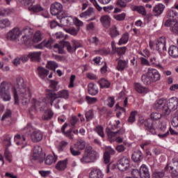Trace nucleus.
<instances>
[{"mask_svg":"<svg viewBox=\"0 0 178 178\" xmlns=\"http://www.w3.org/2000/svg\"><path fill=\"white\" fill-rule=\"evenodd\" d=\"M13 92L15 105H19V98L22 100V105H29L30 104L31 92H30V88L26 84L23 78L17 79L16 83L13 88Z\"/></svg>","mask_w":178,"mask_h":178,"instance_id":"1","label":"nucleus"},{"mask_svg":"<svg viewBox=\"0 0 178 178\" xmlns=\"http://www.w3.org/2000/svg\"><path fill=\"white\" fill-rule=\"evenodd\" d=\"M54 48L58 49V54H63V48H66L70 54H73L76 52L77 48H83V44L80 43V41L76 40H72V44L67 41L63 40L60 43L55 44Z\"/></svg>","mask_w":178,"mask_h":178,"instance_id":"2","label":"nucleus"},{"mask_svg":"<svg viewBox=\"0 0 178 178\" xmlns=\"http://www.w3.org/2000/svg\"><path fill=\"white\" fill-rule=\"evenodd\" d=\"M46 95L47 99H49L50 102L51 106H55L56 109H59V108H60V106L63 105V104L62 103V99L57 97L56 92H54L51 89L46 90Z\"/></svg>","mask_w":178,"mask_h":178,"instance_id":"3","label":"nucleus"},{"mask_svg":"<svg viewBox=\"0 0 178 178\" xmlns=\"http://www.w3.org/2000/svg\"><path fill=\"white\" fill-rule=\"evenodd\" d=\"M138 124L140 126H145V127H146V130H147V131H149L151 134H156V131L155 130V121H154V120L151 118L145 120L140 118L138 120Z\"/></svg>","mask_w":178,"mask_h":178,"instance_id":"4","label":"nucleus"},{"mask_svg":"<svg viewBox=\"0 0 178 178\" xmlns=\"http://www.w3.org/2000/svg\"><path fill=\"white\" fill-rule=\"evenodd\" d=\"M50 12L52 16H56L59 19H63V6L60 3L55 2L51 5ZM61 13V15H60Z\"/></svg>","mask_w":178,"mask_h":178,"instance_id":"5","label":"nucleus"},{"mask_svg":"<svg viewBox=\"0 0 178 178\" xmlns=\"http://www.w3.org/2000/svg\"><path fill=\"white\" fill-rule=\"evenodd\" d=\"M163 108L164 115H170L172 111H176L178 108V99L176 97L170 98Z\"/></svg>","mask_w":178,"mask_h":178,"instance_id":"6","label":"nucleus"},{"mask_svg":"<svg viewBox=\"0 0 178 178\" xmlns=\"http://www.w3.org/2000/svg\"><path fill=\"white\" fill-rule=\"evenodd\" d=\"M0 95L3 101H10V92H9V86L6 82H2L0 85Z\"/></svg>","mask_w":178,"mask_h":178,"instance_id":"7","label":"nucleus"},{"mask_svg":"<svg viewBox=\"0 0 178 178\" xmlns=\"http://www.w3.org/2000/svg\"><path fill=\"white\" fill-rule=\"evenodd\" d=\"M170 169V176L172 178H178V159H172L170 165H167L165 168V170Z\"/></svg>","mask_w":178,"mask_h":178,"instance_id":"8","label":"nucleus"},{"mask_svg":"<svg viewBox=\"0 0 178 178\" xmlns=\"http://www.w3.org/2000/svg\"><path fill=\"white\" fill-rule=\"evenodd\" d=\"M117 167L121 172H126L130 168V159L127 156H123L118 161Z\"/></svg>","mask_w":178,"mask_h":178,"instance_id":"9","label":"nucleus"},{"mask_svg":"<svg viewBox=\"0 0 178 178\" xmlns=\"http://www.w3.org/2000/svg\"><path fill=\"white\" fill-rule=\"evenodd\" d=\"M54 42H55V40H54L52 38L49 39L47 41H43L40 44L35 45V48H38V49H42L43 48H48L49 49H55L54 47H55V44L54 45ZM53 45V46H52Z\"/></svg>","mask_w":178,"mask_h":178,"instance_id":"10","label":"nucleus"},{"mask_svg":"<svg viewBox=\"0 0 178 178\" xmlns=\"http://www.w3.org/2000/svg\"><path fill=\"white\" fill-rule=\"evenodd\" d=\"M164 26L165 27H170V31L172 33H174V34L178 35V22L177 20L175 19H168L165 24Z\"/></svg>","mask_w":178,"mask_h":178,"instance_id":"11","label":"nucleus"},{"mask_svg":"<svg viewBox=\"0 0 178 178\" xmlns=\"http://www.w3.org/2000/svg\"><path fill=\"white\" fill-rule=\"evenodd\" d=\"M20 35H22V32H20L19 28H14L7 33L6 38L7 40L10 41H15V40H17Z\"/></svg>","mask_w":178,"mask_h":178,"instance_id":"12","label":"nucleus"},{"mask_svg":"<svg viewBox=\"0 0 178 178\" xmlns=\"http://www.w3.org/2000/svg\"><path fill=\"white\" fill-rule=\"evenodd\" d=\"M33 105L35 106V109H38L42 112L45 111V108H47V103L45 102V99H40L37 100L35 99H33Z\"/></svg>","mask_w":178,"mask_h":178,"instance_id":"13","label":"nucleus"},{"mask_svg":"<svg viewBox=\"0 0 178 178\" xmlns=\"http://www.w3.org/2000/svg\"><path fill=\"white\" fill-rule=\"evenodd\" d=\"M85 152L88 154L89 160L91 163L95 162V161H97V158H98V153H97L95 150L92 149V147H87L85 150Z\"/></svg>","mask_w":178,"mask_h":178,"instance_id":"14","label":"nucleus"},{"mask_svg":"<svg viewBox=\"0 0 178 178\" xmlns=\"http://www.w3.org/2000/svg\"><path fill=\"white\" fill-rule=\"evenodd\" d=\"M90 16H92V17L89 19L90 21L95 20V12L92 8H88L86 11L79 15V17H82L83 19H88Z\"/></svg>","mask_w":178,"mask_h":178,"instance_id":"15","label":"nucleus"},{"mask_svg":"<svg viewBox=\"0 0 178 178\" xmlns=\"http://www.w3.org/2000/svg\"><path fill=\"white\" fill-rule=\"evenodd\" d=\"M42 137H44V135L39 130H35L31 134V140L33 143H40L42 140Z\"/></svg>","mask_w":178,"mask_h":178,"instance_id":"16","label":"nucleus"},{"mask_svg":"<svg viewBox=\"0 0 178 178\" xmlns=\"http://www.w3.org/2000/svg\"><path fill=\"white\" fill-rule=\"evenodd\" d=\"M147 73L149 76L152 77L154 83L161 80V74H159V72L156 69L149 68Z\"/></svg>","mask_w":178,"mask_h":178,"instance_id":"17","label":"nucleus"},{"mask_svg":"<svg viewBox=\"0 0 178 178\" xmlns=\"http://www.w3.org/2000/svg\"><path fill=\"white\" fill-rule=\"evenodd\" d=\"M156 45L158 48V51L161 53L166 51V40L163 38H160L157 40Z\"/></svg>","mask_w":178,"mask_h":178,"instance_id":"18","label":"nucleus"},{"mask_svg":"<svg viewBox=\"0 0 178 178\" xmlns=\"http://www.w3.org/2000/svg\"><path fill=\"white\" fill-rule=\"evenodd\" d=\"M166 107V99L161 98L156 102L154 104V108L156 109H159L163 115H165V112L163 111V108Z\"/></svg>","mask_w":178,"mask_h":178,"instance_id":"19","label":"nucleus"},{"mask_svg":"<svg viewBox=\"0 0 178 178\" xmlns=\"http://www.w3.org/2000/svg\"><path fill=\"white\" fill-rule=\"evenodd\" d=\"M115 149H112L111 147H106V151L104 155V163H109V161L111 159V155H115Z\"/></svg>","mask_w":178,"mask_h":178,"instance_id":"20","label":"nucleus"},{"mask_svg":"<svg viewBox=\"0 0 178 178\" xmlns=\"http://www.w3.org/2000/svg\"><path fill=\"white\" fill-rule=\"evenodd\" d=\"M90 178H104V173L98 168H92L89 173Z\"/></svg>","mask_w":178,"mask_h":178,"instance_id":"21","label":"nucleus"},{"mask_svg":"<svg viewBox=\"0 0 178 178\" xmlns=\"http://www.w3.org/2000/svg\"><path fill=\"white\" fill-rule=\"evenodd\" d=\"M163 10H165V5L159 3L154 7L153 14L154 16H161Z\"/></svg>","mask_w":178,"mask_h":178,"instance_id":"22","label":"nucleus"},{"mask_svg":"<svg viewBox=\"0 0 178 178\" xmlns=\"http://www.w3.org/2000/svg\"><path fill=\"white\" fill-rule=\"evenodd\" d=\"M42 154V147L39 145L35 146L33 148V154L32 159H33V161H37V159H40V156H41Z\"/></svg>","mask_w":178,"mask_h":178,"instance_id":"23","label":"nucleus"},{"mask_svg":"<svg viewBox=\"0 0 178 178\" xmlns=\"http://www.w3.org/2000/svg\"><path fill=\"white\" fill-rule=\"evenodd\" d=\"M139 175L140 176V178H150L149 170H148V168H147V165H141L139 170Z\"/></svg>","mask_w":178,"mask_h":178,"instance_id":"24","label":"nucleus"},{"mask_svg":"<svg viewBox=\"0 0 178 178\" xmlns=\"http://www.w3.org/2000/svg\"><path fill=\"white\" fill-rule=\"evenodd\" d=\"M15 140L17 145H21V148L26 147V138L23 135H16Z\"/></svg>","mask_w":178,"mask_h":178,"instance_id":"25","label":"nucleus"},{"mask_svg":"<svg viewBox=\"0 0 178 178\" xmlns=\"http://www.w3.org/2000/svg\"><path fill=\"white\" fill-rule=\"evenodd\" d=\"M141 81L145 86H151L152 83H155L152 77L149 76V74L147 72L141 76Z\"/></svg>","mask_w":178,"mask_h":178,"instance_id":"26","label":"nucleus"},{"mask_svg":"<svg viewBox=\"0 0 178 178\" xmlns=\"http://www.w3.org/2000/svg\"><path fill=\"white\" fill-rule=\"evenodd\" d=\"M144 158L143 153L140 150H136L134 152L131 156V159L134 162H141Z\"/></svg>","mask_w":178,"mask_h":178,"instance_id":"27","label":"nucleus"},{"mask_svg":"<svg viewBox=\"0 0 178 178\" xmlns=\"http://www.w3.org/2000/svg\"><path fill=\"white\" fill-rule=\"evenodd\" d=\"M100 22L104 29H109L111 27V17L108 15L102 16Z\"/></svg>","mask_w":178,"mask_h":178,"instance_id":"28","label":"nucleus"},{"mask_svg":"<svg viewBox=\"0 0 178 178\" xmlns=\"http://www.w3.org/2000/svg\"><path fill=\"white\" fill-rule=\"evenodd\" d=\"M29 58L32 62H40V58H41L40 51H33L29 54Z\"/></svg>","mask_w":178,"mask_h":178,"instance_id":"29","label":"nucleus"},{"mask_svg":"<svg viewBox=\"0 0 178 178\" xmlns=\"http://www.w3.org/2000/svg\"><path fill=\"white\" fill-rule=\"evenodd\" d=\"M168 54L170 56H171L172 58H174L175 59L176 58H178V47L175 45H171L169 47Z\"/></svg>","mask_w":178,"mask_h":178,"instance_id":"30","label":"nucleus"},{"mask_svg":"<svg viewBox=\"0 0 178 178\" xmlns=\"http://www.w3.org/2000/svg\"><path fill=\"white\" fill-rule=\"evenodd\" d=\"M88 93L90 95H97L98 94V87H97V85L90 83L88 84Z\"/></svg>","mask_w":178,"mask_h":178,"instance_id":"31","label":"nucleus"},{"mask_svg":"<svg viewBox=\"0 0 178 178\" xmlns=\"http://www.w3.org/2000/svg\"><path fill=\"white\" fill-rule=\"evenodd\" d=\"M66 168H67V159L63 161H59L56 165V168L57 170H65Z\"/></svg>","mask_w":178,"mask_h":178,"instance_id":"32","label":"nucleus"},{"mask_svg":"<svg viewBox=\"0 0 178 178\" xmlns=\"http://www.w3.org/2000/svg\"><path fill=\"white\" fill-rule=\"evenodd\" d=\"M38 74L40 79H45L48 76L49 71L42 67H38Z\"/></svg>","mask_w":178,"mask_h":178,"instance_id":"33","label":"nucleus"},{"mask_svg":"<svg viewBox=\"0 0 178 178\" xmlns=\"http://www.w3.org/2000/svg\"><path fill=\"white\" fill-rule=\"evenodd\" d=\"M135 90L139 94H147L149 91L147 87H144L140 83H135Z\"/></svg>","mask_w":178,"mask_h":178,"instance_id":"34","label":"nucleus"},{"mask_svg":"<svg viewBox=\"0 0 178 178\" xmlns=\"http://www.w3.org/2000/svg\"><path fill=\"white\" fill-rule=\"evenodd\" d=\"M126 67H127V61L124 60H119L116 67L117 70L119 72H123Z\"/></svg>","mask_w":178,"mask_h":178,"instance_id":"35","label":"nucleus"},{"mask_svg":"<svg viewBox=\"0 0 178 178\" xmlns=\"http://www.w3.org/2000/svg\"><path fill=\"white\" fill-rule=\"evenodd\" d=\"M58 161V157L56 156L48 155L44 159L45 165H52V163H55Z\"/></svg>","mask_w":178,"mask_h":178,"instance_id":"36","label":"nucleus"},{"mask_svg":"<svg viewBox=\"0 0 178 178\" xmlns=\"http://www.w3.org/2000/svg\"><path fill=\"white\" fill-rule=\"evenodd\" d=\"M107 134H108V138H113V137H116L118 134H119V136H122V134H124V129H120L117 131H108L107 132Z\"/></svg>","mask_w":178,"mask_h":178,"instance_id":"37","label":"nucleus"},{"mask_svg":"<svg viewBox=\"0 0 178 178\" xmlns=\"http://www.w3.org/2000/svg\"><path fill=\"white\" fill-rule=\"evenodd\" d=\"M54 118V112L51 109H47L44 111V113L42 116L43 120H51Z\"/></svg>","mask_w":178,"mask_h":178,"instance_id":"38","label":"nucleus"},{"mask_svg":"<svg viewBox=\"0 0 178 178\" xmlns=\"http://www.w3.org/2000/svg\"><path fill=\"white\" fill-rule=\"evenodd\" d=\"M67 127V123H65L64 126L62 127L61 128V131L63 134L66 136V137H68L70 140H73V136L72 135V129H70L65 132V129Z\"/></svg>","mask_w":178,"mask_h":178,"instance_id":"39","label":"nucleus"},{"mask_svg":"<svg viewBox=\"0 0 178 178\" xmlns=\"http://www.w3.org/2000/svg\"><path fill=\"white\" fill-rule=\"evenodd\" d=\"M56 96L58 98H64V99H67L69 98V91L66 90H62L56 93Z\"/></svg>","mask_w":178,"mask_h":178,"instance_id":"40","label":"nucleus"},{"mask_svg":"<svg viewBox=\"0 0 178 178\" xmlns=\"http://www.w3.org/2000/svg\"><path fill=\"white\" fill-rule=\"evenodd\" d=\"M59 82H58V81H55V80H50L49 81V87L50 88H51V91H54V92H55V91H58L59 90Z\"/></svg>","mask_w":178,"mask_h":178,"instance_id":"41","label":"nucleus"},{"mask_svg":"<svg viewBox=\"0 0 178 178\" xmlns=\"http://www.w3.org/2000/svg\"><path fill=\"white\" fill-rule=\"evenodd\" d=\"M74 146L77 149L83 151L86 148V141L80 139L74 144Z\"/></svg>","mask_w":178,"mask_h":178,"instance_id":"42","label":"nucleus"},{"mask_svg":"<svg viewBox=\"0 0 178 178\" xmlns=\"http://www.w3.org/2000/svg\"><path fill=\"white\" fill-rule=\"evenodd\" d=\"M119 35V31H118V28L115 26H113L110 29L109 35L111 38H116Z\"/></svg>","mask_w":178,"mask_h":178,"instance_id":"43","label":"nucleus"},{"mask_svg":"<svg viewBox=\"0 0 178 178\" xmlns=\"http://www.w3.org/2000/svg\"><path fill=\"white\" fill-rule=\"evenodd\" d=\"M29 10L33 12L34 13H38V12H42V10H44V8H42V7H41L40 5H34L29 7Z\"/></svg>","mask_w":178,"mask_h":178,"instance_id":"44","label":"nucleus"},{"mask_svg":"<svg viewBox=\"0 0 178 178\" xmlns=\"http://www.w3.org/2000/svg\"><path fill=\"white\" fill-rule=\"evenodd\" d=\"M43 35L42 33H41V31H38L35 32V33L33 35V42H39V41H41V40H42L43 38Z\"/></svg>","mask_w":178,"mask_h":178,"instance_id":"45","label":"nucleus"},{"mask_svg":"<svg viewBox=\"0 0 178 178\" xmlns=\"http://www.w3.org/2000/svg\"><path fill=\"white\" fill-rule=\"evenodd\" d=\"M101 88H109L111 83L105 79H102L98 81Z\"/></svg>","mask_w":178,"mask_h":178,"instance_id":"46","label":"nucleus"},{"mask_svg":"<svg viewBox=\"0 0 178 178\" xmlns=\"http://www.w3.org/2000/svg\"><path fill=\"white\" fill-rule=\"evenodd\" d=\"M25 134L26 136H31L33 134V131H34V129H33V127L31 126V124H28L26 127L24 129Z\"/></svg>","mask_w":178,"mask_h":178,"instance_id":"47","label":"nucleus"},{"mask_svg":"<svg viewBox=\"0 0 178 178\" xmlns=\"http://www.w3.org/2000/svg\"><path fill=\"white\" fill-rule=\"evenodd\" d=\"M10 26V21L8 19L0 20V29H6Z\"/></svg>","mask_w":178,"mask_h":178,"instance_id":"48","label":"nucleus"},{"mask_svg":"<svg viewBox=\"0 0 178 178\" xmlns=\"http://www.w3.org/2000/svg\"><path fill=\"white\" fill-rule=\"evenodd\" d=\"M134 10H136L137 12H138V13H140V15H143V16H145V15H147V12L145 11V8H144V6H134Z\"/></svg>","mask_w":178,"mask_h":178,"instance_id":"49","label":"nucleus"},{"mask_svg":"<svg viewBox=\"0 0 178 178\" xmlns=\"http://www.w3.org/2000/svg\"><path fill=\"white\" fill-rule=\"evenodd\" d=\"M165 177V170L155 171L152 175V178H163Z\"/></svg>","mask_w":178,"mask_h":178,"instance_id":"50","label":"nucleus"},{"mask_svg":"<svg viewBox=\"0 0 178 178\" xmlns=\"http://www.w3.org/2000/svg\"><path fill=\"white\" fill-rule=\"evenodd\" d=\"M66 33L68 34H71V35H77L79 34V29H76L74 27H70L69 29H65Z\"/></svg>","mask_w":178,"mask_h":178,"instance_id":"51","label":"nucleus"},{"mask_svg":"<svg viewBox=\"0 0 178 178\" xmlns=\"http://www.w3.org/2000/svg\"><path fill=\"white\" fill-rule=\"evenodd\" d=\"M86 118L87 122H90V120H92L94 118V111L89 110L86 112Z\"/></svg>","mask_w":178,"mask_h":178,"instance_id":"52","label":"nucleus"},{"mask_svg":"<svg viewBox=\"0 0 178 178\" xmlns=\"http://www.w3.org/2000/svg\"><path fill=\"white\" fill-rule=\"evenodd\" d=\"M127 49V47H118L116 49L115 52H117L118 56H122L126 54V50Z\"/></svg>","mask_w":178,"mask_h":178,"instance_id":"53","label":"nucleus"},{"mask_svg":"<svg viewBox=\"0 0 178 178\" xmlns=\"http://www.w3.org/2000/svg\"><path fill=\"white\" fill-rule=\"evenodd\" d=\"M129 41V34H124L118 42V45H122V44H126Z\"/></svg>","mask_w":178,"mask_h":178,"instance_id":"54","label":"nucleus"},{"mask_svg":"<svg viewBox=\"0 0 178 178\" xmlns=\"http://www.w3.org/2000/svg\"><path fill=\"white\" fill-rule=\"evenodd\" d=\"M46 67L50 69L51 70H55L58 67V64L55 61H49Z\"/></svg>","mask_w":178,"mask_h":178,"instance_id":"55","label":"nucleus"},{"mask_svg":"<svg viewBox=\"0 0 178 178\" xmlns=\"http://www.w3.org/2000/svg\"><path fill=\"white\" fill-rule=\"evenodd\" d=\"M80 162L81 163H91L90 158L88 157V154L86 153L83 155L82 158L80 159Z\"/></svg>","mask_w":178,"mask_h":178,"instance_id":"56","label":"nucleus"},{"mask_svg":"<svg viewBox=\"0 0 178 178\" xmlns=\"http://www.w3.org/2000/svg\"><path fill=\"white\" fill-rule=\"evenodd\" d=\"M96 131L97 134L100 136L102 138H105V134H104V127L102 126H98L96 127Z\"/></svg>","mask_w":178,"mask_h":178,"instance_id":"57","label":"nucleus"},{"mask_svg":"<svg viewBox=\"0 0 178 178\" xmlns=\"http://www.w3.org/2000/svg\"><path fill=\"white\" fill-rule=\"evenodd\" d=\"M131 0H118L117 5L121 8H126L127 2H131Z\"/></svg>","mask_w":178,"mask_h":178,"instance_id":"58","label":"nucleus"},{"mask_svg":"<svg viewBox=\"0 0 178 178\" xmlns=\"http://www.w3.org/2000/svg\"><path fill=\"white\" fill-rule=\"evenodd\" d=\"M136 115H137V111H132L128 119V122H129V123H134V122H136Z\"/></svg>","mask_w":178,"mask_h":178,"instance_id":"59","label":"nucleus"},{"mask_svg":"<svg viewBox=\"0 0 178 178\" xmlns=\"http://www.w3.org/2000/svg\"><path fill=\"white\" fill-rule=\"evenodd\" d=\"M162 118V114L159 113H152L151 114V118L152 120H159Z\"/></svg>","mask_w":178,"mask_h":178,"instance_id":"60","label":"nucleus"},{"mask_svg":"<svg viewBox=\"0 0 178 178\" xmlns=\"http://www.w3.org/2000/svg\"><path fill=\"white\" fill-rule=\"evenodd\" d=\"M114 19H115V20H118V22H122L124 19H126V14L122 13V14L114 15Z\"/></svg>","mask_w":178,"mask_h":178,"instance_id":"61","label":"nucleus"},{"mask_svg":"<svg viewBox=\"0 0 178 178\" xmlns=\"http://www.w3.org/2000/svg\"><path fill=\"white\" fill-rule=\"evenodd\" d=\"M86 100L87 101L88 104H95V102H97V99L96 97H91L90 96H86Z\"/></svg>","mask_w":178,"mask_h":178,"instance_id":"62","label":"nucleus"},{"mask_svg":"<svg viewBox=\"0 0 178 178\" xmlns=\"http://www.w3.org/2000/svg\"><path fill=\"white\" fill-rule=\"evenodd\" d=\"M29 40H30V38L27 35H24L21 38L20 44H24V45H27V43L29 42Z\"/></svg>","mask_w":178,"mask_h":178,"instance_id":"63","label":"nucleus"},{"mask_svg":"<svg viewBox=\"0 0 178 178\" xmlns=\"http://www.w3.org/2000/svg\"><path fill=\"white\" fill-rule=\"evenodd\" d=\"M65 17H63V19H65L67 24H72L73 22V17L72 16H67L66 14H64Z\"/></svg>","mask_w":178,"mask_h":178,"instance_id":"64","label":"nucleus"}]
</instances>
